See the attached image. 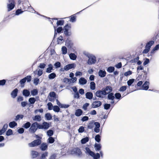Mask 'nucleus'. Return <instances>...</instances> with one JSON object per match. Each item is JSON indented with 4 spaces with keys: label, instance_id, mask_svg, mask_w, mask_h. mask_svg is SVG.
<instances>
[{
    "label": "nucleus",
    "instance_id": "de8ad7c7",
    "mask_svg": "<svg viewBox=\"0 0 159 159\" xmlns=\"http://www.w3.org/2000/svg\"><path fill=\"white\" fill-rule=\"evenodd\" d=\"M127 88V86H123L120 87L119 91L120 92H123L125 91Z\"/></svg>",
    "mask_w": 159,
    "mask_h": 159
},
{
    "label": "nucleus",
    "instance_id": "338daca9",
    "mask_svg": "<svg viewBox=\"0 0 159 159\" xmlns=\"http://www.w3.org/2000/svg\"><path fill=\"white\" fill-rule=\"evenodd\" d=\"M149 62V60L148 58H146L145 60L143 62V66H146Z\"/></svg>",
    "mask_w": 159,
    "mask_h": 159
},
{
    "label": "nucleus",
    "instance_id": "f257e3e1",
    "mask_svg": "<svg viewBox=\"0 0 159 159\" xmlns=\"http://www.w3.org/2000/svg\"><path fill=\"white\" fill-rule=\"evenodd\" d=\"M71 26L70 24H67L63 27L64 33L66 36H70L71 34Z\"/></svg>",
    "mask_w": 159,
    "mask_h": 159
},
{
    "label": "nucleus",
    "instance_id": "864d4df0",
    "mask_svg": "<svg viewBox=\"0 0 159 159\" xmlns=\"http://www.w3.org/2000/svg\"><path fill=\"white\" fill-rule=\"evenodd\" d=\"M54 65L55 66L56 68H58L60 67L61 64L60 62L57 61L55 63Z\"/></svg>",
    "mask_w": 159,
    "mask_h": 159
},
{
    "label": "nucleus",
    "instance_id": "9d476101",
    "mask_svg": "<svg viewBox=\"0 0 159 159\" xmlns=\"http://www.w3.org/2000/svg\"><path fill=\"white\" fill-rule=\"evenodd\" d=\"M96 61V57L95 56H91L89 57L88 63L89 65L94 64Z\"/></svg>",
    "mask_w": 159,
    "mask_h": 159
},
{
    "label": "nucleus",
    "instance_id": "ddd939ff",
    "mask_svg": "<svg viewBox=\"0 0 159 159\" xmlns=\"http://www.w3.org/2000/svg\"><path fill=\"white\" fill-rule=\"evenodd\" d=\"M72 151L74 153L78 156H80L82 154V152L80 149L78 148H74L73 149Z\"/></svg>",
    "mask_w": 159,
    "mask_h": 159
},
{
    "label": "nucleus",
    "instance_id": "4468645a",
    "mask_svg": "<svg viewBox=\"0 0 159 159\" xmlns=\"http://www.w3.org/2000/svg\"><path fill=\"white\" fill-rule=\"evenodd\" d=\"M48 148V145L46 143H41L40 147V149L43 151L47 150Z\"/></svg>",
    "mask_w": 159,
    "mask_h": 159
},
{
    "label": "nucleus",
    "instance_id": "49530a36",
    "mask_svg": "<svg viewBox=\"0 0 159 159\" xmlns=\"http://www.w3.org/2000/svg\"><path fill=\"white\" fill-rule=\"evenodd\" d=\"M47 134L49 136L51 137L53 134V131L52 130L50 129L47 132Z\"/></svg>",
    "mask_w": 159,
    "mask_h": 159
},
{
    "label": "nucleus",
    "instance_id": "20e7f679",
    "mask_svg": "<svg viewBox=\"0 0 159 159\" xmlns=\"http://www.w3.org/2000/svg\"><path fill=\"white\" fill-rule=\"evenodd\" d=\"M8 3L7 4V11L12 10L16 6V2L14 0H8Z\"/></svg>",
    "mask_w": 159,
    "mask_h": 159
},
{
    "label": "nucleus",
    "instance_id": "2f4dec72",
    "mask_svg": "<svg viewBox=\"0 0 159 159\" xmlns=\"http://www.w3.org/2000/svg\"><path fill=\"white\" fill-rule=\"evenodd\" d=\"M69 57L70 59L72 60H75L76 59L77 56L74 53H71L70 54Z\"/></svg>",
    "mask_w": 159,
    "mask_h": 159
},
{
    "label": "nucleus",
    "instance_id": "052dcab7",
    "mask_svg": "<svg viewBox=\"0 0 159 159\" xmlns=\"http://www.w3.org/2000/svg\"><path fill=\"white\" fill-rule=\"evenodd\" d=\"M25 78L26 80H27V82H30L31 80V76L30 75L27 76Z\"/></svg>",
    "mask_w": 159,
    "mask_h": 159
},
{
    "label": "nucleus",
    "instance_id": "6ab92c4d",
    "mask_svg": "<svg viewBox=\"0 0 159 159\" xmlns=\"http://www.w3.org/2000/svg\"><path fill=\"white\" fill-rule=\"evenodd\" d=\"M82 110L80 109H79L76 111L75 115L77 116H79L82 114Z\"/></svg>",
    "mask_w": 159,
    "mask_h": 159
},
{
    "label": "nucleus",
    "instance_id": "aec40b11",
    "mask_svg": "<svg viewBox=\"0 0 159 159\" xmlns=\"http://www.w3.org/2000/svg\"><path fill=\"white\" fill-rule=\"evenodd\" d=\"M87 82V80L84 78H81L79 80V82L81 84L84 85Z\"/></svg>",
    "mask_w": 159,
    "mask_h": 159
},
{
    "label": "nucleus",
    "instance_id": "39448f33",
    "mask_svg": "<svg viewBox=\"0 0 159 159\" xmlns=\"http://www.w3.org/2000/svg\"><path fill=\"white\" fill-rule=\"evenodd\" d=\"M42 141L40 139H35L31 143H29V146L31 147H33L40 145Z\"/></svg>",
    "mask_w": 159,
    "mask_h": 159
},
{
    "label": "nucleus",
    "instance_id": "603ef678",
    "mask_svg": "<svg viewBox=\"0 0 159 159\" xmlns=\"http://www.w3.org/2000/svg\"><path fill=\"white\" fill-rule=\"evenodd\" d=\"M95 140L98 142H100L101 140L100 136L99 134H97L95 136Z\"/></svg>",
    "mask_w": 159,
    "mask_h": 159
},
{
    "label": "nucleus",
    "instance_id": "393cba45",
    "mask_svg": "<svg viewBox=\"0 0 159 159\" xmlns=\"http://www.w3.org/2000/svg\"><path fill=\"white\" fill-rule=\"evenodd\" d=\"M30 91L27 89H24L23 91V95L25 97H28L30 95Z\"/></svg>",
    "mask_w": 159,
    "mask_h": 159
},
{
    "label": "nucleus",
    "instance_id": "5fc2aeb1",
    "mask_svg": "<svg viewBox=\"0 0 159 159\" xmlns=\"http://www.w3.org/2000/svg\"><path fill=\"white\" fill-rule=\"evenodd\" d=\"M132 73V72L131 70H129L125 72L124 74V75L125 76H127L131 75Z\"/></svg>",
    "mask_w": 159,
    "mask_h": 159
},
{
    "label": "nucleus",
    "instance_id": "a19ab883",
    "mask_svg": "<svg viewBox=\"0 0 159 159\" xmlns=\"http://www.w3.org/2000/svg\"><path fill=\"white\" fill-rule=\"evenodd\" d=\"M48 143H52L55 141L54 139L52 137H50L48 139Z\"/></svg>",
    "mask_w": 159,
    "mask_h": 159
},
{
    "label": "nucleus",
    "instance_id": "f8f14e48",
    "mask_svg": "<svg viewBox=\"0 0 159 159\" xmlns=\"http://www.w3.org/2000/svg\"><path fill=\"white\" fill-rule=\"evenodd\" d=\"M102 105V102L99 101L94 102L92 104L93 108H96L100 107Z\"/></svg>",
    "mask_w": 159,
    "mask_h": 159
},
{
    "label": "nucleus",
    "instance_id": "72a5a7b5",
    "mask_svg": "<svg viewBox=\"0 0 159 159\" xmlns=\"http://www.w3.org/2000/svg\"><path fill=\"white\" fill-rule=\"evenodd\" d=\"M95 148V150L96 151L100 150L101 148V147L100 144H98L96 143L94 146Z\"/></svg>",
    "mask_w": 159,
    "mask_h": 159
},
{
    "label": "nucleus",
    "instance_id": "0e129e2a",
    "mask_svg": "<svg viewBox=\"0 0 159 159\" xmlns=\"http://www.w3.org/2000/svg\"><path fill=\"white\" fill-rule=\"evenodd\" d=\"M110 104H105L104 105V108L106 110L108 109L110 107Z\"/></svg>",
    "mask_w": 159,
    "mask_h": 159
},
{
    "label": "nucleus",
    "instance_id": "f03ea898",
    "mask_svg": "<svg viewBox=\"0 0 159 159\" xmlns=\"http://www.w3.org/2000/svg\"><path fill=\"white\" fill-rule=\"evenodd\" d=\"M40 129L39 128V123L37 122L33 123L29 129V131L31 133H34L38 129Z\"/></svg>",
    "mask_w": 159,
    "mask_h": 159
},
{
    "label": "nucleus",
    "instance_id": "13d9d810",
    "mask_svg": "<svg viewBox=\"0 0 159 159\" xmlns=\"http://www.w3.org/2000/svg\"><path fill=\"white\" fill-rule=\"evenodd\" d=\"M84 130V127L81 126H80L78 129V131L79 133H83Z\"/></svg>",
    "mask_w": 159,
    "mask_h": 159
},
{
    "label": "nucleus",
    "instance_id": "412c9836",
    "mask_svg": "<svg viewBox=\"0 0 159 159\" xmlns=\"http://www.w3.org/2000/svg\"><path fill=\"white\" fill-rule=\"evenodd\" d=\"M98 74L100 76L103 77L106 76V72L105 70L103 71L102 70H100L98 72Z\"/></svg>",
    "mask_w": 159,
    "mask_h": 159
},
{
    "label": "nucleus",
    "instance_id": "ea45409f",
    "mask_svg": "<svg viewBox=\"0 0 159 159\" xmlns=\"http://www.w3.org/2000/svg\"><path fill=\"white\" fill-rule=\"evenodd\" d=\"M64 23V21L63 20H58L57 22V26L62 25Z\"/></svg>",
    "mask_w": 159,
    "mask_h": 159
},
{
    "label": "nucleus",
    "instance_id": "bf43d9fd",
    "mask_svg": "<svg viewBox=\"0 0 159 159\" xmlns=\"http://www.w3.org/2000/svg\"><path fill=\"white\" fill-rule=\"evenodd\" d=\"M93 157L94 159H98L100 157V154L98 153H96V154H95V155Z\"/></svg>",
    "mask_w": 159,
    "mask_h": 159
},
{
    "label": "nucleus",
    "instance_id": "423d86ee",
    "mask_svg": "<svg viewBox=\"0 0 159 159\" xmlns=\"http://www.w3.org/2000/svg\"><path fill=\"white\" fill-rule=\"evenodd\" d=\"M50 127L49 123L46 122H43L42 124H39V128L40 129H47Z\"/></svg>",
    "mask_w": 159,
    "mask_h": 159
},
{
    "label": "nucleus",
    "instance_id": "7c9ffc66",
    "mask_svg": "<svg viewBox=\"0 0 159 159\" xmlns=\"http://www.w3.org/2000/svg\"><path fill=\"white\" fill-rule=\"evenodd\" d=\"M48 152H45L42 154L41 157H40L39 159H46V157L48 156Z\"/></svg>",
    "mask_w": 159,
    "mask_h": 159
},
{
    "label": "nucleus",
    "instance_id": "6e6552de",
    "mask_svg": "<svg viewBox=\"0 0 159 159\" xmlns=\"http://www.w3.org/2000/svg\"><path fill=\"white\" fill-rule=\"evenodd\" d=\"M75 66V65L73 63L67 65L64 67L63 70L61 69V70L63 71L64 70L67 71L71 69L74 68Z\"/></svg>",
    "mask_w": 159,
    "mask_h": 159
},
{
    "label": "nucleus",
    "instance_id": "1a4fd4ad",
    "mask_svg": "<svg viewBox=\"0 0 159 159\" xmlns=\"http://www.w3.org/2000/svg\"><path fill=\"white\" fill-rule=\"evenodd\" d=\"M95 95L98 97L103 98L104 96V93L103 90H99L97 91L95 93Z\"/></svg>",
    "mask_w": 159,
    "mask_h": 159
},
{
    "label": "nucleus",
    "instance_id": "e2e57ef3",
    "mask_svg": "<svg viewBox=\"0 0 159 159\" xmlns=\"http://www.w3.org/2000/svg\"><path fill=\"white\" fill-rule=\"evenodd\" d=\"M46 66V64L44 63H40L39 65L38 66L41 69L44 68Z\"/></svg>",
    "mask_w": 159,
    "mask_h": 159
},
{
    "label": "nucleus",
    "instance_id": "9b49d317",
    "mask_svg": "<svg viewBox=\"0 0 159 159\" xmlns=\"http://www.w3.org/2000/svg\"><path fill=\"white\" fill-rule=\"evenodd\" d=\"M20 8H21L24 11H28V9L32 8V7L31 6L29 7L25 3H22L21 6L20 7Z\"/></svg>",
    "mask_w": 159,
    "mask_h": 159
},
{
    "label": "nucleus",
    "instance_id": "37998d69",
    "mask_svg": "<svg viewBox=\"0 0 159 159\" xmlns=\"http://www.w3.org/2000/svg\"><path fill=\"white\" fill-rule=\"evenodd\" d=\"M22 10H23L20 8V9H18L16 11V15H18L22 13L24 11H22Z\"/></svg>",
    "mask_w": 159,
    "mask_h": 159
},
{
    "label": "nucleus",
    "instance_id": "a878e982",
    "mask_svg": "<svg viewBox=\"0 0 159 159\" xmlns=\"http://www.w3.org/2000/svg\"><path fill=\"white\" fill-rule=\"evenodd\" d=\"M48 66L49 67L46 69V72L47 73H50L52 72V70L53 69V66L51 64H49Z\"/></svg>",
    "mask_w": 159,
    "mask_h": 159
},
{
    "label": "nucleus",
    "instance_id": "4c0bfd02",
    "mask_svg": "<svg viewBox=\"0 0 159 159\" xmlns=\"http://www.w3.org/2000/svg\"><path fill=\"white\" fill-rule=\"evenodd\" d=\"M89 138L87 137L82 139L81 140V142L82 144H84L89 141Z\"/></svg>",
    "mask_w": 159,
    "mask_h": 159
},
{
    "label": "nucleus",
    "instance_id": "6e6d98bb",
    "mask_svg": "<svg viewBox=\"0 0 159 159\" xmlns=\"http://www.w3.org/2000/svg\"><path fill=\"white\" fill-rule=\"evenodd\" d=\"M48 108L49 110H52L53 107V105L51 102H49L48 103Z\"/></svg>",
    "mask_w": 159,
    "mask_h": 159
},
{
    "label": "nucleus",
    "instance_id": "f704fd0d",
    "mask_svg": "<svg viewBox=\"0 0 159 159\" xmlns=\"http://www.w3.org/2000/svg\"><path fill=\"white\" fill-rule=\"evenodd\" d=\"M48 76L49 79H53L56 77V74L54 73H52L50 74Z\"/></svg>",
    "mask_w": 159,
    "mask_h": 159
},
{
    "label": "nucleus",
    "instance_id": "dca6fc26",
    "mask_svg": "<svg viewBox=\"0 0 159 159\" xmlns=\"http://www.w3.org/2000/svg\"><path fill=\"white\" fill-rule=\"evenodd\" d=\"M18 89L17 88L15 89L11 93V97L13 98H15L17 95Z\"/></svg>",
    "mask_w": 159,
    "mask_h": 159
},
{
    "label": "nucleus",
    "instance_id": "b1692460",
    "mask_svg": "<svg viewBox=\"0 0 159 159\" xmlns=\"http://www.w3.org/2000/svg\"><path fill=\"white\" fill-rule=\"evenodd\" d=\"M17 123L16 122L13 121L9 123V126L11 128H12L17 126Z\"/></svg>",
    "mask_w": 159,
    "mask_h": 159
},
{
    "label": "nucleus",
    "instance_id": "69168bd1",
    "mask_svg": "<svg viewBox=\"0 0 159 159\" xmlns=\"http://www.w3.org/2000/svg\"><path fill=\"white\" fill-rule=\"evenodd\" d=\"M6 83L5 80H0V85L3 86Z\"/></svg>",
    "mask_w": 159,
    "mask_h": 159
},
{
    "label": "nucleus",
    "instance_id": "a18cd8bd",
    "mask_svg": "<svg viewBox=\"0 0 159 159\" xmlns=\"http://www.w3.org/2000/svg\"><path fill=\"white\" fill-rule=\"evenodd\" d=\"M61 50L62 52V54H66L67 52V49L65 46H63L61 48Z\"/></svg>",
    "mask_w": 159,
    "mask_h": 159
},
{
    "label": "nucleus",
    "instance_id": "f3484780",
    "mask_svg": "<svg viewBox=\"0 0 159 159\" xmlns=\"http://www.w3.org/2000/svg\"><path fill=\"white\" fill-rule=\"evenodd\" d=\"M108 94L107 96L109 100H111L113 101L111 102V103H114V102L113 100L115 98V97L113 95V93H110Z\"/></svg>",
    "mask_w": 159,
    "mask_h": 159
},
{
    "label": "nucleus",
    "instance_id": "c85d7f7f",
    "mask_svg": "<svg viewBox=\"0 0 159 159\" xmlns=\"http://www.w3.org/2000/svg\"><path fill=\"white\" fill-rule=\"evenodd\" d=\"M69 17L70 18V21L72 22L75 21L76 20V16L74 15L71 16Z\"/></svg>",
    "mask_w": 159,
    "mask_h": 159
},
{
    "label": "nucleus",
    "instance_id": "2eb2a0df",
    "mask_svg": "<svg viewBox=\"0 0 159 159\" xmlns=\"http://www.w3.org/2000/svg\"><path fill=\"white\" fill-rule=\"evenodd\" d=\"M149 83L146 81L144 83L142 86V89L143 90H147L149 87Z\"/></svg>",
    "mask_w": 159,
    "mask_h": 159
},
{
    "label": "nucleus",
    "instance_id": "a211bd4d",
    "mask_svg": "<svg viewBox=\"0 0 159 159\" xmlns=\"http://www.w3.org/2000/svg\"><path fill=\"white\" fill-rule=\"evenodd\" d=\"M86 98L89 99H91L93 98V94L91 92H87L86 93Z\"/></svg>",
    "mask_w": 159,
    "mask_h": 159
},
{
    "label": "nucleus",
    "instance_id": "4d7b16f0",
    "mask_svg": "<svg viewBox=\"0 0 159 159\" xmlns=\"http://www.w3.org/2000/svg\"><path fill=\"white\" fill-rule=\"evenodd\" d=\"M39 82V79L38 78H34V83L35 85H37Z\"/></svg>",
    "mask_w": 159,
    "mask_h": 159
},
{
    "label": "nucleus",
    "instance_id": "e433bc0d",
    "mask_svg": "<svg viewBox=\"0 0 159 159\" xmlns=\"http://www.w3.org/2000/svg\"><path fill=\"white\" fill-rule=\"evenodd\" d=\"M31 93L33 96H34L37 95L38 91L37 89H34L31 91Z\"/></svg>",
    "mask_w": 159,
    "mask_h": 159
},
{
    "label": "nucleus",
    "instance_id": "680f3d73",
    "mask_svg": "<svg viewBox=\"0 0 159 159\" xmlns=\"http://www.w3.org/2000/svg\"><path fill=\"white\" fill-rule=\"evenodd\" d=\"M115 96L116 98L117 99H120L121 97V95L119 93H116L115 94Z\"/></svg>",
    "mask_w": 159,
    "mask_h": 159
},
{
    "label": "nucleus",
    "instance_id": "8fccbe9b",
    "mask_svg": "<svg viewBox=\"0 0 159 159\" xmlns=\"http://www.w3.org/2000/svg\"><path fill=\"white\" fill-rule=\"evenodd\" d=\"M23 117L24 116L22 115H17L16 117L15 120L16 121L19 119L20 118L22 119Z\"/></svg>",
    "mask_w": 159,
    "mask_h": 159
},
{
    "label": "nucleus",
    "instance_id": "79ce46f5",
    "mask_svg": "<svg viewBox=\"0 0 159 159\" xmlns=\"http://www.w3.org/2000/svg\"><path fill=\"white\" fill-rule=\"evenodd\" d=\"M36 101V99L34 98H30L29 100V101L31 104H34Z\"/></svg>",
    "mask_w": 159,
    "mask_h": 159
},
{
    "label": "nucleus",
    "instance_id": "7ed1b4c3",
    "mask_svg": "<svg viewBox=\"0 0 159 159\" xmlns=\"http://www.w3.org/2000/svg\"><path fill=\"white\" fill-rule=\"evenodd\" d=\"M154 41L151 40L149 41L147 43L145 46V48L143 51L142 53L143 54H146L148 53L150 50L151 46L154 44Z\"/></svg>",
    "mask_w": 159,
    "mask_h": 159
},
{
    "label": "nucleus",
    "instance_id": "bb28decb",
    "mask_svg": "<svg viewBox=\"0 0 159 159\" xmlns=\"http://www.w3.org/2000/svg\"><path fill=\"white\" fill-rule=\"evenodd\" d=\"M64 40L63 39V37L60 36L57 39V43L58 44H61L63 42Z\"/></svg>",
    "mask_w": 159,
    "mask_h": 159
},
{
    "label": "nucleus",
    "instance_id": "774afa93",
    "mask_svg": "<svg viewBox=\"0 0 159 159\" xmlns=\"http://www.w3.org/2000/svg\"><path fill=\"white\" fill-rule=\"evenodd\" d=\"M62 30V27H59L57 28L56 32L57 33H59L61 32Z\"/></svg>",
    "mask_w": 159,
    "mask_h": 159
},
{
    "label": "nucleus",
    "instance_id": "0eeeda50",
    "mask_svg": "<svg viewBox=\"0 0 159 159\" xmlns=\"http://www.w3.org/2000/svg\"><path fill=\"white\" fill-rule=\"evenodd\" d=\"M104 93V95H106L108 93H111L112 90V89L110 86H107L105 88H103L102 89Z\"/></svg>",
    "mask_w": 159,
    "mask_h": 159
},
{
    "label": "nucleus",
    "instance_id": "cd10ccee",
    "mask_svg": "<svg viewBox=\"0 0 159 159\" xmlns=\"http://www.w3.org/2000/svg\"><path fill=\"white\" fill-rule=\"evenodd\" d=\"M90 88L92 90H94L96 88V84L94 82H91L90 83Z\"/></svg>",
    "mask_w": 159,
    "mask_h": 159
},
{
    "label": "nucleus",
    "instance_id": "4be33fe9",
    "mask_svg": "<svg viewBox=\"0 0 159 159\" xmlns=\"http://www.w3.org/2000/svg\"><path fill=\"white\" fill-rule=\"evenodd\" d=\"M33 120L35 121L40 122L42 120L41 116L40 115H36L33 118Z\"/></svg>",
    "mask_w": 159,
    "mask_h": 159
},
{
    "label": "nucleus",
    "instance_id": "58836bf2",
    "mask_svg": "<svg viewBox=\"0 0 159 159\" xmlns=\"http://www.w3.org/2000/svg\"><path fill=\"white\" fill-rule=\"evenodd\" d=\"M115 68L113 66H110L108 67L107 69V71L110 73H111L114 71Z\"/></svg>",
    "mask_w": 159,
    "mask_h": 159
},
{
    "label": "nucleus",
    "instance_id": "c756f323",
    "mask_svg": "<svg viewBox=\"0 0 159 159\" xmlns=\"http://www.w3.org/2000/svg\"><path fill=\"white\" fill-rule=\"evenodd\" d=\"M45 117L48 120H50L52 119V116L50 113H47L45 115Z\"/></svg>",
    "mask_w": 159,
    "mask_h": 159
},
{
    "label": "nucleus",
    "instance_id": "473e14b6",
    "mask_svg": "<svg viewBox=\"0 0 159 159\" xmlns=\"http://www.w3.org/2000/svg\"><path fill=\"white\" fill-rule=\"evenodd\" d=\"M31 126V124L29 122H27L24 124L22 126L23 127H24L25 129H28Z\"/></svg>",
    "mask_w": 159,
    "mask_h": 159
},
{
    "label": "nucleus",
    "instance_id": "c9c22d12",
    "mask_svg": "<svg viewBox=\"0 0 159 159\" xmlns=\"http://www.w3.org/2000/svg\"><path fill=\"white\" fill-rule=\"evenodd\" d=\"M49 95L54 99H56L57 98L56 94L54 92H51L49 94Z\"/></svg>",
    "mask_w": 159,
    "mask_h": 159
},
{
    "label": "nucleus",
    "instance_id": "5701e85b",
    "mask_svg": "<svg viewBox=\"0 0 159 159\" xmlns=\"http://www.w3.org/2000/svg\"><path fill=\"white\" fill-rule=\"evenodd\" d=\"M31 155L33 158H35L38 156L39 153L37 151H32L31 152Z\"/></svg>",
    "mask_w": 159,
    "mask_h": 159
},
{
    "label": "nucleus",
    "instance_id": "c03bdc74",
    "mask_svg": "<svg viewBox=\"0 0 159 159\" xmlns=\"http://www.w3.org/2000/svg\"><path fill=\"white\" fill-rule=\"evenodd\" d=\"M53 110L55 112H58L60 111V108L57 106H54L53 107Z\"/></svg>",
    "mask_w": 159,
    "mask_h": 159
},
{
    "label": "nucleus",
    "instance_id": "3c124183",
    "mask_svg": "<svg viewBox=\"0 0 159 159\" xmlns=\"http://www.w3.org/2000/svg\"><path fill=\"white\" fill-rule=\"evenodd\" d=\"M13 134L12 131V130L11 129H9L6 133V134L7 136H9L11 134Z\"/></svg>",
    "mask_w": 159,
    "mask_h": 159
},
{
    "label": "nucleus",
    "instance_id": "09e8293b",
    "mask_svg": "<svg viewBox=\"0 0 159 159\" xmlns=\"http://www.w3.org/2000/svg\"><path fill=\"white\" fill-rule=\"evenodd\" d=\"M134 79H131L128 81L127 83L129 86H130L134 82Z\"/></svg>",
    "mask_w": 159,
    "mask_h": 159
}]
</instances>
